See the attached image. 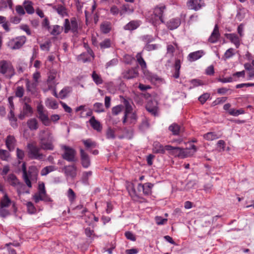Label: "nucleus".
I'll return each mask as SVG.
<instances>
[{"label": "nucleus", "mask_w": 254, "mask_h": 254, "mask_svg": "<svg viewBox=\"0 0 254 254\" xmlns=\"http://www.w3.org/2000/svg\"><path fill=\"white\" fill-rule=\"evenodd\" d=\"M63 29H64V26L61 27L58 25H54L51 34L54 36H58L62 33Z\"/></svg>", "instance_id": "51"}, {"label": "nucleus", "mask_w": 254, "mask_h": 254, "mask_svg": "<svg viewBox=\"0 0 254 254\" xmlns=\"http://www.w3.org/2000/svg\"><path fill=\"white\" fill-rule=\"evenodd\" d=\"M7 181L10 185L12 186L14 188L20 182L17 179L16 176L13 174H10L7 177Z\"/></svg>", "instance_id": "41"}, {"label": "nucleus", "mask_w": 254, "mask_h": 254, "mask_svg": "<svg viewBox=\"0 0 254 254\" xmlns=\"http://www.w3.org/2000/svg\"><path fill=\"white\" fill-rule=\"evenodd\" d=\"M0 73L6 78H11L15 74L14 68L10 61L1 60L0 61Z\"/></svg>", "instance_id": "5"}, {"label": "nucleus", "mask_w": 254, "mask_h": 254, "mask_svg": "<svg viewBox=\"0 0 254 254\" xmlns=\"http://www.w3.org/2000/svg\"><path fill=\"white\" fill-rule=\"evenodd\" d=\"M22 112L27 117H28L32 115L33 110L29 105L25 103L23 105Z\"/></svg>", "instance_id": "48"}, {"label": "nucleus", "mask_w": 254, "mask_h": 254, "mask_svg": "<svg viewBox=\"0 0 254 254\" xmlns=\"http://www.w3.org/2000/svg\"><path fill=\"white\" fill-rule=\"evenodd\" d=\"M180 24L181 20L179 18H173L167 23V26L170 30H174L178 28Z\"/></svg>", "instance_id": "28"}, {"label": "nucleus", "mask_w": 254, "mask_h": 254, "mask_svg": "<svg viewBox=\"0 0 254 254\" xmlns=\"http://www.w3.org/2000/svg\"><path fill=\"white\" fill-rule=\"evenodd\" d=\"M229 114L233 116L237 117L240 115L244 114L245 113V110L241 108L238 110H236L235 109H231L229 111Z\"/></svg>", "instance_id": "47"}, {"label": "nucleus", "mask_w": 254, "mask_h": 254, "mask_svg": "<svg viewBox=\"0 0 254 254\" xmlns=\"http://www.w3.org/2000/svg\"><path fill=\"white\" fill-rule=\"evenodd\" d=\"M85 147L87 148H94L96 146V143L94 141H92L90 139L83 140L82 141Z\"/></svg>", "instance_id": "54"}, {"label": "nucleus", "mask_w": 254, "mask_h": 254, "mask_svg": "<svg viewBox=\"0 0 254 254\" xmlns=\"http://www.w3.org/2000/svg\"><path fill=\"white\" fill-rule=\"evenodd\" d=\"M93 81L96 85L101 84L103 82V80L100 75L97 73L95 71H93L91 75Z\"/></svg>", "instance_id": "37"}, {"label": "nucleus", "mask_w": 254, "mask_h": 254, "mask_svg": "<svg viewBox=\"0 0 254 254\" xmlns=\"http://www.w3.org/2000/svg\"><path fill=\"white\" fill-rule=\"evenodd\" d=\"M57 169V168L54 166H48L44 167L41 171V175L42 176H46L50 172H52Z\"/></svg>", "instance_id": "44"}, {"label": "nucleus", "mask_w": 254, "mask_h": 254, "mask_svg": "<svg viewBox=\"0 0 254 254\" xmlns=\"http://www.w3.org/2000/svg\"><path fill=\"white\" fill-rule=\"evenodd\" d=\"M92 127L97 131H101L102 127L100 123L96 120L94 116H92L89 121Z\"/></svg>", "instance_id": "26"}, {"label": "nucleus", "mask_w": 254, "mask_h": 254, "mask_svg": "<svg viewBox=\"0 0 254 254\" xmlns=\"http://www.w3.org/2000/svg\"><path fill=\"white\" fill-rule=\"evenodd\" d=\"M183 61V57H180L179 59H177L175 60L174 68L175 72L173 76L175 78H178L180 76V70L181 66V64Z\"/></svg>", "instance_id": "22"}, {"label": "nucleus", "mask_w": 254, "mask_h": 254, "mask_svg": "<svg viewBox=\"0 0 254 254\" xmlns=\"http://www.w3.org/2000/svg\"><path fill=\"white\" fill-rule=\"evenodd\" d=\"M80 153L81 155V163L84 168H87L90 165L89 157L87 153L82 149H80Z\"/></svg>", "instance_id": "20"}, {"label": "nucleus", "mask_w": 254, "mask_h": 254, "mask_svg": "<svg viewBox=\"0 0 254 254\" xmlns=\"http://www.w3.org/2000/svg\"><path fill=\"white\" fill-rule=\"evenodd\" d=\"M92 175V172L91 171L85 172L83 173L82 177V181L83 183L84 184H87L88 183V180L90 177H91Z\"/></svg>", "instance_id": "57"}, {"label": "nucleus", "mask_w": 254, "mask_h": 254, "mask_svg": "<svg viewBox=\"0 0 254 254\" xmlns=\"http://www.w3.org/2000/svg\"><path fill=\"white\" fill-rule=\"evenodd\" d=\"M165 148L170 151V153L181 158L190 157L194 154L197 148L194 145H191L190 148L182 149L180 147H175L171 145L165 146Z\"/></svg>", "instance_id": "2"}, {"label": "nucleus", "mask_w": 254, "mask_h": 254, "mask_svg": "<svg viewBox=\"0 0 254 254\" xmlns=\"http://www.w3.org/2000/svg\"><path fill=\"white\" fill-rule=\"evenodd\" d=\"M165 150H167L165 147H164L159 142H154L153 144V150L155 153L164 154Z\"/></svg>", "instance_id": "32"}, {"label": "nucleus", "mask_w": 254, "mask_h": 254, "mask_svg": "<svg viewBox=\"0 0 254 254\" xmlns=\"http://www.w3.org/2000/svg\"><path fill=\"white\" fill-rule=\"evenodd\" d=\"M169 129L174 135H178L181 130V127L178 125L173 124L169 127Z\"/></svg>", "instance_id": "46"}, {"label": "nucleus", "mask_w": 254, "mask_h": 254, "mask_svg": "<svg viewBox=\"0 0 254 254\" xmlns=\"http://www.w3.org/2000/svg\"><path fill=\"white\" fill-rule=\"evenodd\" d=\"M16 144V140L15 138L11 135H8L6 139V145L8 149L10 151H12L14 149Z\"/></svg>", "instance_id": "25"}, {"label": "nucleus", "mask_w": 254, "mask_h": 254, "mask_svg": "<svg viewBox=\"0 0 254 254\" xmlns=\"http://www.w3.org/2000/svg\"><path fill=\"white\" fill-rule=\"evenodd\" d=\"M166 6L163 5L155 6L152 11V13L147 16L148 21L153 25L156 26L160 23H164L163 14Z\"/></svg>", "instance_id": "3"}, {"label": "nucleus", "mask_w": 254, "mask_h": 254, "mask_svg": "<svg viewBox=\"0 0 254 254\" xmlns=\"http://www.w3.org/2000/svg\"><path fill=\"white\" fill-rule=\"evenodd\" d=\"M12 203V201L8 196L7 193H4L3 196L1 199L0 206L8 207Z\"/></svg>", "instance_id": "34"}, {"label": "nucleus", "mask_w": 254, "mask_h": 254, "mask_svg": "<svg viewBox=\"0 0 254 254\" xmlns=\"http://www.w3.org/2000/svg\"><path fill=\"white\" fill-rule=\"evenodd\" d=\"M205 52L203 50H199L190 53L188 56V60L190 62H194L204 55Z\"/></svg>", "instance_id": "18"}, {"label": "nucleus", "mask_w": 254, "mask_h": 254, "mask_svg": "<svg viewBox=\"0 0 254 254\" xmlns=\"http://www.w3.org/2000/svg\"><path fill=\"white\" fill-rule=\"evenodd\" d=\"M23 5L25 10L28 14H32L34 13V8L33 3L29 0H25L23 2Z\"/></svg>", "instance_id": "29"}, {"label": "nucleus", "mask_w": 254, "mask_h": 254, "mask_svg": "<svg viewBox=\"0 0 254 254\" xmlns=\"http://www.w3.org/2000/svg\"><path fill=\"white\" fill-rule=\"evenodd\" d=\"M220 33L218 24H215L213 30L208 38V41L211 43H216L219 39Z\"/></svg>", "instance_id": "16"}, {"label": "nucleus", "mask_w": 254, "mask_h": 254, "mask_svg": "<svg viewBox=\"0 0 254 254\" xmlns=\"http://www.w3.org/2000/svg\"><path fill=\"white\" fill-rule=\"evenodd\" d=\"M125 112L123 119V123L128 125L134 124L137 122V116L133 111L131 106L128 102L125 103Z\"/></svg>", "instance_id": "6"}, {"label": "nucleus", "mask_w": 254, "mask_h": 254, "mask_svg": "<svg viewBox=\"0 0 254 254\" xmlns=\"http://www.w3.org/2000/svg\"><path fill=\"white\" fill-rule=\"evenodd\" d=\"M140 21L139 20H132L125 25L124 29L125 30L132 31L137 29L140 25Z\"/></svg>", "instance_id": "23"}, {"label": "nucleus", "mask_w": 254, "mask_h": 254, "mask_svg": "<svg viewBox=\"0 0 254 254\" xmlns=\"http://www.w3.org/2000/svg\"><path fill=\"white\" fill-rule=\"evenodd\" d=\"M26 90L30 92L31 94H35L37 92V86L38 84L35 82H31L29 79H26Z\"/></svg>", "instance_id": "21"}, {"label": "nucleus", "mask_w": 254, "mask_h": 254, "mask_svg": "<svg viewBox=\"0 0 254 254\" xmlns=\"http://www.w3.org/2000/svg\"><path fill=\"white\" fill-rule=\"evenodd\" d=\"M40 148L43 150H53L54 149V136L48 128L41 130L39 133Z\"/></svg>", "instance_id": "1"}, {"label": "nucleus", "mask_w": 254, "mask_h": 254, "mask_svg": "<svg viewBox=\"0 0 254 254\" xmlns=\"http://www.w3.org/2000/svg\"><path fill=\"white\" fill-rule=\"evenodd\" d=\"M141 187L144 193L145 194H149L151 192L153 185L150 183H147L141 185Z\"/></svg>", "instance_id": "50"}, {"label": "nucleus", "mask_w": 254, "mask_h": 254, "mask_svg": "<svg viewBox=\"0 0 254 254\" xmlns=\"http://www.w3.org/2000/svg\"><path fill=\"white\" fill-rule=\"evenodd\" d=\"M235 55V50L233 48L228 49L225 53L224 57L225 59H228Z\"/></svg>", "instance_id": "60"}, {"label": "nucleus", "mask_w": 254, "mask_h": 254, "mask_svg": "<svg viewBox=\"0 0 254 254\" xmlns=\"http://www.w3.org/2000/svg\"><path fill=\"white\" fill-rule=\"evenodd\" d=\"M66 195L70 203H73L76 199V194L74 191L70 188L67 190Z\"/></svg>", "instance_id": "43"}, {"label": "nucleus", "mask_w": 254, "mask_h": 254, "mask_svg": "<svg viewBox=\"0 0 254 254\" xmlns=\"http://www.w3.org/2000/svg\"><path fill=\"white\" fill-rule=\"evenodd\" d=\"M64 170L67 177L74 179L76 176L77 168L74 165L65 166Z\"/></svg>", "instance_id": "15"}, {"label": "nucleus", "mask_w": 254, "mask_h": 254, "mask_svg": "<svg viewBox=\"0 0 254 254\" xmlns=\"http://www.w3.org/2000/svg\"><path fill=\"white\" fill-rule=\"evenodd\" d=\"M142 52L138 53L136 55V61H137V63H138V64L140 65V66L142 69L143 73L144 70H147L146 69L147 65H146V62H145L143 58H142Z\"/></svg>", "instance_id": "31"}, {"label": "nucleus", "mask_w": 254, "mask_h": 254, "mask_svg": "<svg viewBox=\"0 0 254 254\" xmlns=\"http://www.w3.org/2000/svg\"><path fill=\"white\" fill-rule=\"evenodd\" d=\"M22 171L23 173V179L26 185L29 188L32 187L31 182H36L37 180L38 171L35 167L29 168L28 172H27L25 163L22 165Z\"/></svg>", "instance_id": "4"}, {"label": "nucleus", "mask_w": 254, "mask_h": 254, "mask_svg": "<svg viewBox=\"0 0 254 254\" xmlns=\"http://www.w3.org/2000/svg\"><path fill=\"white\" fill-rule=\"evenodd\" d=\"M8 118L10 121L11 126L13 127H17V119L15 116L13 111L12 110H10L9 113L8 115Z\"/></svg>", "instance_id": "36"}, {"label": "nucleus", "mask_w": 254, "mask_h": 254, "mask_svg": "<svg viewBox=\"0 0 254 254\" xmlns=\"http://www.w3.org/2000/svg\"><path fill=\"white\" fill-rule=\"evenodd\" d=\"M116 129L109 127L106 131V137L108 139H115Z\"/></svg>", "instance_id": "52"}, {"label": "nucleus", "mask_w": 254, "mask_h": 254, "mask_svg": "<svg viewBox=\"0 0 254 254\" xmlns=\"http://www.w3.org/2000/svg\"><path fill=\"white\" fill-rule=\"evenodd\" d=\"M56 76L57 73L55 72H51L46 82L44 84L43 90L44 92L55 89L57 84Z\"/></svg>", "instance_id": "10"}, {"label": "nucleus", "mask_w": 254, "mask_h": 254, "mask_svg": "<svg viewBox=\"0 0 254 254\" xmlns=\"http://www.w3.org/2000/svg\"><path fill=\"white\" fill-rule=\"evenodd\" d=\"M111 41L109 39H106L102 42L100 43V46L101 49H105L109 48L111 47Z\"/></svg>", "instance_id": "58"}, {"label": "nucleus", "mask_w": 254, "mask_h": 254, "mask_svg": "<svg viewBox=\"0 0 254 254\" xmlns=\"http://www.w3.org/2000/svg\"><path fill=\"white\" fill-rule=\"evenodd\" d=\"M46 105L47 107L53 109H56L58 108V104L55 100L48 99L46 101Z\"/></svg>", "instance_id": "45"}, {"label": "nucleus", "mask_w": 254, "mask_h": 254, "mask_svg": "<svg viewBox=\"0 0 254 254\" xmlns=\"http://www.w3.org/2000/svg\"><path fill=\"white\" fill-rule=\"evenodd\" d=\"M27 125L31 130H36L38 128V123L35 119H31L27 121Z\"/></svg>", "instance_id": "42"}, {"label": "nucleus", "mask_w": 254, "mask_h": 254, "mask_svg": "<svg viewBox=\"0 0 254 254\" xmlns=\"http://www.w3.org/2000/svg\"><path fill=\"white\" fill-rule=\"evenodd\" d=\"M143 74L146 79L154 84H161L165 82L163 78L155 74L150 72L148 70H144Z\"/></svg>", "instance_id": "12"}, {"label": "nucleus", "mask_w": 254, "mask_h": 254, "mask_svg": "<svg viewBox=\"0 0 254 254\" xmlns=\"http://www.w3.org/2000/svg\"><path fill=\"white\" fill-rule=\"evenodd\" d=\"M53 9L63 17L67 15V9L62 4L55 5L53 6Z\"/></svg>", "instance_id": "30"}, {"label": "nucleus", "mask_w": 254, "mask_h": 254, "mask_svg": "<svg viewBox=\"0 0 254 254\" xmlns=\"http://www.w3.org/2000/svg\"><path fill=\"white\" fill-rule=\"evenodd\" d=\"M71 91L72 88L70 87L64 88L59 93V98L61 99L65 98Z\"/></svg>", "instance_id": "38"}, {"label": "nucleus", "mask_w": 254, "mask_h": 254, "mask_svg": "<svg viewBox=\"0 0 254 254\" xmlns=\"http://www.w3.org/2000/svg\"><path fill=\"white\" fill-rule=\"evenodd\" d=\"M7 208V207L0 206V216L1 217H5L9 214V212Z\"/></svg>", "instance_id": "62"}, {"label": "nucleus", "mask_w": 254, "mask_h": 254, "mask_svg": "<svg viewBox=\"0 0 254 254\" xmlns=\"http://www.w3.org/2000/svg\"><path fill=\"white\" fill-rule=\"evenodd\" d=\"M26 41L25 36H19L9 40L7 43V46L11 50L18 49L25 44Z\"/></svg>", "instance_id": "9"}, {"label": "nucleus", "mask_w": 254, "mask_h": 254, "mask_svg": "<svg viewBox=\"0 0 254 254\" xmlns=\"http://www.w3.org/2000/svg\"><path fill=\"white\" fill-rule=\"evenodd\" d=\"M9 157L10 154L7 151L3 149H0V158L1 160L7 161Z\"/></svg>", "instance_id": "53"}, {"label": "nucleus", "mask_w": 254, "mask_h": 254, "mask_svg": "<svg viewBox=\"0 0 254 254\" xmlns=\"http://www.w3.org/2000/svg\"><path fill=\"white\" fill-rule=\"evenodd\" d=\"M61 148L64 151L63 154V158L69 162L74 161L75 151L73 148L64 145L61 146Z\"/></svg>", "instance_id": "11"}, {"label": "nucleus", "mask_w": 254, "mask_h": 254, "mask_svg": "<svg viewBox=\"0 0 254 254\" xmlns=\"http://www.w3.org/2000/svg\"><path fill=\"white\" fill-rule=\"evenodd\" d=\"M19 195L24 193H29V190H25V186L22 183L19 182L15 187Z\"/></svg>", "instance_id": "40"}, {"label": "nucleus", "mask_w": 254, "mask_h": 254, "mask_svg": "<svg viewBox=\"0 0 254 254\" xmlns=\"http://www.w3.org/2000/svg\"><path fill=\"white\" fill-rule=\"evenodd\" d=\"M27 211L30 214H34L36 212V209L31 202H28L26 203Z\"/></svg>", "instance_id": "56"}, {"label": "nucleus", "mask_w": 254, "mask_h": 254, "mask_svg": "<svg viewBox=\"0 0 254 254\" xmlns=\"http://www.w3.org/2000/svg\"><path fill=\"white\" fill-rule=\"evenodd\" d=\"M16 155L19 162H20V161L22 160L24 158L25 152L24 150L17 148L16 149Z\"/></svg>", "instance_id": "59"}, {"label": "nucleus", "mask_w": 254, "mask_h": 254, "mask_svg": "<svg viewBox=\"0 0 254 254\" xmlns=\"http://www.w3.org/2000/svg\"><path fill=\"white\" fill-rule=\"evenodd\" d=\"M33 199L35 203H38L40 201H44L46 202L51 201V198L47 195L46 192L38 191L33 195Z\"/></svg>", "instance_id": "14"}, {"label": "nucleus", "mask_w": 254, "mask_h": 254, "mask_svg": "<svg viewBox=\"0 0 254 254\" xmlns=\"http://www.w3.org/2000/svg\"><path fill=\"white\" fill-rule=\"evenodd\" d=\"M158 47V45L157 44H150L149 43H147L144 46V49L147 51H151L157 49Z\"/></svg>", "instance_id": "63"}, {"label": "nucleus", "mask_w": 254, "mask_h": 254, "mask_svg": "<svg viewBox=\"0 0 254 254\" xmlns=\"http://www.w3.org/2000/svg\"><path fill=\"white\" fill-rule=\"evenodd\" d=\"M24 89L22 86H18L15 90V96L21 98L23 96Z\"/></svg>", "instance_id": "64"}, {"label": "nucleus", "mask_w": 254, "mask_h": 254, "mask_svg": "<svg viewBox=\"0 0 254 254\" xmlns=\"http://www.w3.org/2000/svg\"><path fill=\"white\" fill-rule=\"evenodd\" d=\"M39 118L42 123L46 126H49L51 124V121L46 113H43L39 114Z\"/></svg>", "instance_id": "35"}, {"label": "nucleus", "mask_w": 254, "mask_h": 254, "mask_svg": "<svg viewBox=\"0 0 254 254\" xmlns=\"http://www.w3.org/2000/svg\"><path fill=\"white\" fill-rule=\"evenodd\" d=\"M134 11V8L128 4H124L122 6L120 10V15L122 16L126 13L130 14Z\"/></svg>", "instance_id": "33"}, {"label": "nucleus", "mask_w": 254, "mask_h": 254, "mask_svg": "<svg viewBox=\"0 0 254 254\" xmlns=\"http://www.w3.org/2000/svg\"><path fill=\"white\" fill-rule=\"evenodd\" d=\"M156 224L158 225H163L167 222V219L163 218L161 216H157L155 217Z\"/></svg>", "instance_id": "61"}, {"label": "nucleus", "mask_w": 254, "mask_h": 254, "mask_svg": "<svg viewBox=\"0 0 254 254\" xmlns=\"http://www.w3.org/2000/svg\"><path fill=\"white\" fill-rule=\"evenodd\" d=\"M225 36L235 45L237 48L240 46V39L235 33H226Z\"/></svg>", "instance_id": "19"}, {"label": "nucleus", "mask_w": 254, "mask_h": 254, "mask_svg": "<svg viewBox=\"0 0 254 254\" xmlns=\"http://www.w3.org/2000/svg\"><path fill=\"white\" fill-rule=\"evenodd\" d=\"M203 137L207 140H213L218 138L219 136L214 132H209L204 134Z\"/></svg>", "instance_id": "49"}, {"label": "nucleus", "mask_w": 254, "mask_h": 254, "mask_svg": "<svg viewBox=\"0 0 254 254\" xmlns=\"http://www.w3.org/2000/svg\"><path fill=\"white\" fill-rule=\"evenodd\" d=\"M187 5L190 9L198 10L204 6V2L203 0H189Z\"/></svg>", "instance_id": "13"}, {"label": "nucleus", "mask_w": 254, "mask_h": 254, "mask_svg": "<svg viewBox=\"0 0 254 254\" xmlns=\"http://www.w3.org/2000/svg\"><path fill=\"white\" fill-rule=\"evenodd\" d=\"M90 57L94 58V55L92 50L89 49L87 50V53H83L80 54L77 58L78 61L83 63H86L90 61Z\"/></svg>", "instance_id": "17"}, {"label": "nucleus", "mask_w": 254, "mask_h": 254, "mask_svg": "<svg viewBox=\"0 0 254 254\" xmlns=\"http://www.w3.org/2000/svg\"><path fill=\"white\" fill-rule=\"evenodd\" d=\"M146 109L149 113L154 116H156L157 114V107L155 101L148 102L146 106Z\"/></svg>", "instance_id": "27"}, {"label": "nucleus", "mask_w": 254, "mask_h": 254, "mask_svg": "<svg viewBox=\"0 0 254 254\" xmlns=\"http://www.w3.org/2000/svg\"><path fill=\"white\" fill-rule=\"evenodd\" d=\"M100 28L103 33H108L111 29V24L109 22H104L101 24Z\"/></svg>", "instance_id": "39"}, {"label": "nucleus", "mask_w": 254, "mask_h": 254, "mask_svg": "<svg viewBox=\"0 0 254 254\" xmlns=\"http://www.w3.org/2000/svg\"><path fill=\"white\" fill-rule=\"evenodd\" d=\"M138 72L136 68L128 69L123 73V76L127 79H131L137 77Z\"/></svg>", "instance_id": "24"}, {"label": "nucleus", "mask_w": 254, "mask_h": 254, "mask_svg": "<svg viewBox=\"0 0 254 254\" xmlns=\"http://www.w3.org/2000/svg\"><path fill=\"white\" fill-rule=\"evenodd\" d=\"M64 32L67 33L69 31L73 33H77L78 31V23L75 17H72L70 21L68 19H65L64 23Z\"/></svg>", "instance_id": "8"}, {"label": "nucleus", "mask_w": 254, "mask_h": 254, "mask_svg": "<svg viewBox=\"0 0 254 254\" xmlns=\"http://www.w3.org/2000/svg\"><path fill=\"white\" fill-rule=\"evenodd\" d=\"M28 155L32 159L42 160L44 155L40 152V149L35 143H29L27 145Z\"/></svg>", "instance_id": "7"}, {"label": "nucleus", "mask_w": 254, "mask_h": 254, "mask_svg": "<svg viewBox=\"0 0 254 254\" xmlns=\"http://www.w3.org/2000/svg\"><path fill=\"white\" fill-rule=\"evenodd\" d=\"M94 111L97 113H102L104 112L103 105L101 103H95L93 105Z\"/></svg>", "instance_id": "55"}]
</instances>
